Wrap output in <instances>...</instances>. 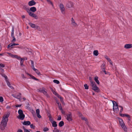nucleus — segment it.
Returning <instances> with one entry per match:
<instances>
[{
  "label": "nucleus",
  "instance_id": "obj_10",
  "mask_svg": "<svg viewBox=\"0 0 132 132\" xmlns=\"http://www.w3.org/2000/svg\"><path fill=\"white\" fill-rule=\"evenodd\" d=\"M124 48L127 49H129L132 47V45L131 44H126L125 45Z\"/></svg>",
  "mask_w": 132,
  "mask_h": 132
},
{
  "label": "nucleus",
  "instance_id": "obj_51",
  "mask_svg": "<svg viewBox=\"0 0 132 132\" xmlns=\"http://www.w3.org/2000/svg\"><path fill=\"white\" fill-rule=\"evenodd\" d=\"M128 118V123H129V121H130L131 120V118H130V116H129V117H127Z\"/></svg>",
  "mask_w": 132,
  "mask_h": 132
},
{
  "label": "nucleus",
  "instance_id": "obj_52",
  "mask_svg": "<svg viewBox=\"0 0 132 132\" xmlns=\"http://www.w3.org/2000/svg\"><path fill=\"white\" fill-rule=\"evenodd\" d=\"M60 110H61L63 109L62 107L61 106V104H60L59 106H58Z\"/></svg>",
  "mask_w": 132,
  "mask_h": 132
},
{
  "label": "nucleus",
  "instance_id": "obj_42",
  "mask_svg": "<svg viewBox=\"0 0 132 132\" xmlns=\"http://www.w3.org/2000/svg\"><path fill=\"white\" fill-rule=\"evenodd\" d=\"M8 54L10 55V56L12 58H14L15 56V55L13 54L10 53H8Z\"/></svg>",
  "mask_w": 132,
  "mask_h": 132
},
{
  "label": "nucleus",
  "instance_id": "obj_33",
  "mask_svg": "<svg viewBox=\"0 0 132 132\" xmlns=\"http://www.w3.org/2000/svg\"><path fill=\"white\" fill-rule=\"evenodd\" d=\"M129 115L126 114H121L120 115V116H121L122 117H129Z\"/></svg>",
  "mask_w": 132,
  "mask_h": 132
},
{
  "label": "nucleus",
  "instance_id": "obj_57",
  "mask_svg": "<svg viewBox=\"0 0 132 132\" xmlns=\"http://www.w3.org/2000/svg\"><path fill=\"white\" fill-rule=\"evenodd\" d=\"M13 38L12 40V42H14L16 40V39L15 37H12Z\"/></svg>",
  "mask_w": 132,
  "mask_h": 132
},
{
  "label": "nucleus",
  "instance_id": "obj_20",
  "mask_svg": "<svg viewBox=\"0 0 132 132\" xmlns=\"http://www.w3.org/2000/svg\"><path fill=\"white\" fill-rule=\"evenodd\" d=\"M34 71H35L36 73L39 75H40L41 74L40 73V72L38 70L35 68H34V69H33Z\"/></svg>",
  "mask_w": 132,
  "mask_h": 132
},
{
  "label": "nucleus",
  "instance_id": "obj_63",
  "mask_svg": "<svg viewBox=\"0 0 132 132\" xmlns=\"http://www.w3.org/2000/svg\"><path fill=\"white\" fill-rule=\"evenodd\" d=\"M56 96H57L58 97V98H60V97H61L58 94H57V95Z\"/></svg>",
  "mask_w": 132,
  "mask_h": 132
},
{
  "label": "nucleus",
  "instance_id": "obj_19",
  "mask_svg": "<svg viewBox=\"0 0 132 132\" xmlns=\"http://www.w3.org/2000/svg\"><path fill=\"white\" fill-rule=\"evenodd\" d=\"M119 123L121 126H122L123 125H124L125 124L123 121V120L119 118Z\"/></svg>",
  "mask_w": 132,
  "mask_h": 132
},
{
  "label": "nucleus",
  "instance_id": "obj_64",
  "mask_svg": "<svg viewBox=\"0 0 132 132\" xmlns=\"http://www.w3.org/2000/svg\"><path fill=\"white\" fill-rule=\"evenodd\" d=\"M24 132H30L29 131L28 129H25V131Z\"/></svg>",
  "mask_w": 132,
  "mask_h": 132
},
{
  "label": "nucleus",
  "instance_id": "obj_50",
  "mask_svg": "<svg viewBox=\"0 0 132 132\" xmlns=\"http://www.w3.org/2000/svg\"><path fill=\"white\" fill-rule=\"evenodd\" d=\"M61 117L60 115H59L58 116V118L57 120H60L61 119Z\"/></svg>",
  "mask_w": 132,
  "mask_h": 132
},
{
  "label": "nucleus",
  "instance_id": "obj_16",
  "mask_svg": "<svg viewBox=\"0 0 132 132\" xmlns=\"http://www.w3.org/2000/svg\"><path fill=\"white\" fill-rule=\"evenodd\" d=\"M30 11H31L33 12H35L36 11V9L35 7H31L29 10Z\"/></svg>",
  "mask_w": 132,
  "mask_h": 132
},
{
  "label": "nucleus",
  "instance_id": "obj_28",
  "mask_svg": "<svg viewBox=\"0 0 132 132\" xmlns=\"http://www.w3.org/2000/svg\"><path fill=\"white\" fill-rule=\"evenodd\" d=\"M1 74L3 77L5 78V81L8 79L7 77L4 74L2 73H1Z\"/></svg>",
  "mask_w": 132,
  "mask_h": 132
},
{
  "label": "nucleus",
  "instance_id": "obj_36",
  "mask_svg": "<svg viewBox=\"0 0 132 132\" xmlns=\"http://www.w3.org/2000/svg\"><path fill=\"white\" fill-rule=\"evenodd\" d=\"M53 82L57 84H59L60 83V82L58 80H53Z\"/></svg>",
  "mask_w": 132,
  "mask_h": 132
},
{
  "label": "nucleus",
  "instance_id": "obj_60",
  "mask_svg": "<svg viewBox=\"0 0 132 132\" xmlns=\"http://www.w3.org/2000/svg\"><path fill=\"white\" fill-rule=\"evenodd\" d=\"M62 113L64 114H65V112L63 110V109L61 110Z\"/></svg>",
  "mask_w": 132,
  "mask_h": 132
},
{
  "label": "nucleus",
  "instance_id": "obj_59",
  "mask_svg": "<svg viewBox=\"0 0 132 132\" xmlns=\"http://www.w3.org/2000/svg\"><path fill=\"white\" fill-rule=\"evenodd\" d=\"M105 68H101V69L102 70V71H101V73H102V71L104 72L105 71Z\"/></svg>",
  "mask_w": 132,
  "mask_h": 132
},
{
  "label": "nucleus",
  "instance_id": "obj_5",
  "mask_svg": "<svg viewBox=\"0 0 132 132\" xmlns=\"http://www.w3.org/2000/svg\"><path fill=\"white\" fill-rule=\"evenodd\" d=\"M118 106H116L115 107H114V106L113 107V110L114 112L117 113H118L119 110V108Z\"/></svg>",
  "mask_w": 132,
  "mask_h": 132
},
{
  "label": "nucleus",
  "instance_id": "obj_56",
  "mask_svg": "<svg viewBox=\"0 0 132 132\" xmlns=\"http://www.w3.org/2000/svg\"><path fill=\"white\" fill-rule=\"evenodd\" d=\"M20 59L21 61L20 62V63H23V59L22 58H21Z\"/></svg>",
  "mask_w": 132,
  "mask_h": 132
},
{
  "label": "nucleus",
  "instance_id": "obj_39",
  "mask_svg": "<svg viewBox=\"0 0 132 132\" xmlns=\"http://www.w3.org/2000/svg\"><path fill=\"white\" fill-rule=\"evenodd\" d=\"M32 17H34L36 19H37L38 18V16L35 14H34Z\"/></svg>",
  "mask_w": 132,
  "mask_h": 132
},
{
  "label": "nucleus",
  "instance_id": "obj_61",
  "mask_svg": "<svg viewBox=\"0 0 132 132\" xmlns=\"http://www.w3.org/2000/svg\"><path fill=\"white\" fill-rule=\"evenodd\" d=\"M0 70H1V72H2L3 73V72H4V69L3 68H0Z\"/></svg>",
  "mask_w": 132,
  "mask_h": 132
},
{
  "label": "nucleus",
  "instance_id": "obj_17",
  "mask_svg": "<svg viewBox=\"0 0 132 132\" xmlns=\"http://www.w3.org/2000/svg\"><path fill=\"white\" fill-rule=\"evenodd\" d=\"M51 122L52 123V126L53 127H55L57 126L56 122L55 121H53L52 122L51 121Z\"/></svg>",
  "mask_w": 132,
  "mask_h": 132
},
{
  "label": "nucleus",
  "instance_id": "obj_34",
  "mask_svg": "<svg viewBox=\"0 0 132 132\" xmlns=\"http://www.w3.org/2000/svg\"><path fill=\"white\" fill-rule=\"evenodd\" d=\"M30 61L31 62V67L32 69H34V68H35L34 66V62L32 60H31Z\"/></svg>",
  "mask_w": 132,
  "mask_h": 132
},
{
  "label": "nucleus",
  "instance_id": "obj_31",
  "mask_svg": "<svg viewBox=\"0 0 132 132\" xmlns=\"http://www.w3.org/2000/svg\"><path fill=\"white\" fill-rule=\"evenodd\" d=\"M30 76L32 79H34L36 81H38L39 80L38 79L36 78L35 77H34V76H32V75H30Z\"/></svg>",
  "mask_w": 132,
  "mask_h": 132
},
{
  "label": "nucleus",
  "instance_id": "obj_26",
  "mask_svg": "<svg viewBox=\"0 0 132 132\" xmlns=\"http://www.w3.org/2000/svg\"><path fill=\"white\" fill-rule=\"evenodd\" d=\"M45 88L44 87L42 88H40L38 90V92H40L43 93L44 91H45Z\"/></svg>",
  "mask_w": 132,
  "mask_h": 132
},
{
  "label": "nucleus",
  "instance_id": "obj_12",
  "mask_svg": "<svg viewBox=\"0 0 132 132\" xmlns=\"http://www.w3.org/2000/svg\"><path fill=\"white\" fill-rule=\"evenodd\" d=\"M36 111L37 117L39 118H40L41 117V116L39 114L40 111L39 109H37Z\"/></svg>",
  "mask_w": 132,
  "mask_h": 132
},
{
  "label": "nucleus",
  "instance_id": "obj_21",
  "mask_svg": "<svg viewBox=\"0 0 132 132\" xmlns=\"http://www.w3.org/2000/svg\"><path fill=\"white\" fill-rule=\"evenodd\" d=\"M121 126L125 131L127 132V129L125 124L124 125H123L122 126Z\"/></svg>",
  "mask_w": 132,
  "mask_h": 132
},
{
  "label": "nucleus",
  "instance_id": "obj_55",
  "mask_svg": "<svg viewBox=\"0 0 132 132\" xmlns=\"http://www.w3.org/2000/svg\"><path fill=\"white\" fill-rule=\"evenodd\" d=\"M26 108L27 109H29L30 108L29 107V103H28L27 104V106H26Z\"/></svg>",
  "mask_w": 132,
  "mask_h": 132
},
{
  "label": "nucleus",
  "instance_id": "obj_62",
  "mask_svg": "<svg viewBox=\"0 0 132 132\" xmlns=\"http://www.w3.org/2000/svg\"><path fill=\"white\" fill-rule=\"evenodd\" d=\"M22 130L21 129H19L18 130L17 132H22Z\"/></svg>",
  "mask_w": 132,
  "mask_h": 132
},
{
  "label": "nucleus",
  "instance_id": "obj_11",
  "mask_svg": "<svg viewBox=\"0 0 132 132\" xmlns=\"http://www.w3.org/2000/svg\"><path fill=\"white\" fill-rule=\"evenodd\" d=\"M7 125L4 123H1L0 126V128L2 130H4L5 128Z\"/></svg>",
  "mask_w": 132,
  "mask_h": 132
},
{
  "label": "nucleus",
  "instance_id": "obj_48",
  "mask_svg": "<svg viewBox=\"0 0 132 132\" xmlns=\"http://www.w3.org/2000/svg\"><path fill=\"white\" fill-rule=\"evenodd\" d=\"M4 100L2 96H0V102H3V101Z\"/></svg>",
  "mask_w": 132,
  "mask_h": 132
},
{
  "label": "nucleus",
  "instance_id": "obj_38",
  "mask_svg": "<svg viewBox=\"0 0 132 132\" xmlns=\"http://www.w3.org/2000/svg\"><path fill=\"white\" fill-rule=\"evenodd\" d=\"M30 11H28V12H27L28 13L29 15L32 17L34 13L32 12H31Z\"/></svg>",
  "mask_w": 132,
  "mask_h": 132
},
{
  "label": "nucleus",
  "instance_id": "obj_41",
  "mask_svg": "<svg viewBox=\"0 0 132 132\" xmlns=\"http://www.w3.org/2000/svg\"><path fill=\"white\" fill-rule=\"evenodd\" d=\"M49 130V128L47 127H45L43 129V131H48Z\"/></svg>",
  "mask_w": 132,
  "mask_h": 132
},
{
  "label": "nucleus",
  "instance_id": "obj_53",
  "mask_svg": "<svg viewBox=\"0 0 132 132\" xmlns=\"http://www.w3.org/2000/svg\"><path fill=\"white\" fill-rule=\"evenodd\" d=\"M0 67L2 68H4L5 67V65L2 63H0Z\"/></svg>",
  "mask_w": 132,
  "mask_h": 132
},
{
  "label": "nucleus",
  "instance_id": "obj_18",
  "mask_svg": "<svg viewBox=\"0 0 132 132\" xmlns=\"http://www.w3.org/2000/svg\"><path fill=\"white\" fill-rule=\"evenodd\" d=\"M6 82L7 84V85L10 88H11V89H13V87L11 86L10 83L8 79L6 80Z\"/></svg>",
  "mask_w": 132,
  "mask_h": 132
},
{
  "label": "nucleus",
  "instance_id": "obj_49",
  "mask_svg": "<svg viewBox=\"0 0 132 132\" xmlns=\"http://www.w3.org/2000/svg\"><path fill=\"white\" fill-rule=\"evenodd\" d=\"M56 103L58 104V106H59L60 104H61L59 103L58 100L56 99Z\"/></svg>",
  "mask_w": 132,
  "mask_h": 132
},
{
  "label": "nucleus",
  "instance_id": "obj_6",
  "mask_svg": "<svg viewBox=\"0 0 132 132\" xmlns=\"http://www.w3.org/2000/svg\"><path fill=\"white\" fill-rule=\"evenodd\" d=\"M25 117L24 114L23 113L19 114V116H17V118L21 120H23Z\"/></svg>",
  "mask_w": 132,
  "mask_h": 132
},
{
  "label": "nucleus",
  "instance_id": "obj_3",
  "mask_svg": "<svg viewBox=\"0 0 132 132\" xmlns=\"http://www.w3.org/2000/svg\"><path fill=\"white\" fill-rule=\"evenodd\" d=\"M67 119L69 121H70L72 120V113L71 112H69L67 114Z\"/></svg>",
  "mask_w": 132,
  "mask_h": 132
},
{
  "label": "nucleus",
  "instance_id": "obj_27",
  "mask_svg": "<svg viewBox=\"0 0 132 132\" xmlns=\"http://www.w3.org/2000/svg\"><path fill=\"white\" fill-rule=\"evenodd\" d=\"M93 54L95 56H97L98 54V51L97 50L94 51L93 52Z\"/></svg>",
  "mask_w": 132,
  "mask_h": 132
},
{
  "label": "nucleus",
  "instance_id": "obj_40",
  "mask_svg": "<svg viewBox=\"0 0 132 132\" xmlns=\"http://www.w3.org/2000/svg\"><path fill=\"white\" fill-rule=\"evenodd\" d=\"M85 89H88V86L86 84H85L84 85Z\"/></svg>",
  "mask_w": 132,
  "mask_h": 132
},
{
  "label": "nucleus",
  "instance_id": "obj_29",
  "mask_svg": "<svg viewBox=\"0 0 132 132\" xmlns=\"http://www.w3.org/2000/svg\"><path fill=\"white\" fill-rule=\"evenodd\" d=\"M119 108H121V110H120V112H119V115H120H120L121 114H121L122 113V112L123 111V107L121 106H120V105H119Z\"/></svg>",
  "mask_w": 132,
  "mask_h": 132
},
{
  "label": "nucleus",
  "instance_id": "obj_58",
  "mask_svg": "<svg viewBox=\"0 0 132 132\" xmlns=\"http://www.w3.org/2000/svg\"><path fill=\"white\" fill-rule=\"evenodd\" d=\"M52 91L53 92V94H55V96H56L57 95V94H58L55 91Z\"/></svg>",
  "mask_w": 132,
  "mask_h": 132
},
{
  "label": "nucleus",
  "instance_id": "obj_24",
  "mask_svg": "<svg viewBox=\"0 0 132 132\" xmlns=\"http://www.w3.org/2000/svg\"><path fill=\"white\" fill-rule=\"evenodd\" d=\"M23 9H24L25 10L27 11V12H28V11H30L29 10V9L27 7V6L24 5H23Z\"/></svg>",
  "mask_w": 132,
  "mask_h": 132
},
{
  "label": "nucleus",
  "instance_id": "obj_2",
  "mask_svg": "<svg viewBox=\"0 0 132 132\" xmlns=\"http://www.w3.org/2000/svg\"><path fill=\"white\" fill-rule=\"evenodd\" d=\"M29 24L32 28L34 29H39L40 28L39 26L36 25L35 24H33L32 23L29 22Z\"/></svg>",
  "mask_w": 132,
  "mask_h": 132
},
{
  "label": "nucleus",
  "instance_id": "obj_35",
  "mask_svg": "<svg viewBox=\"0 0 132 132\" xmlns=\"http://www.w3.org/2000/svg\"><path fill=\"white\" fill-rule=\"evenodd\" d=\"M91 83V85L92 86V87L94 86H95L96 84L95 82L93 81H91V82H90Z\"/></svg>",
  "mask_w": 132,
  "mask_h": 132
},
{
  "label": "nucleus",
  "instance_id": "obj_32",
  "mask_svg": "<svg viewBox=\"0 0 132 132\" xmlns=\"http://www.w3.org/2000/svg\"><path fill=\"white\" fill-rule=\"evenodd\" d=\"M44 92H43V94L45 95V96L47 98H49L50 97V96L48 95V94H47V92L45 91V90L44 91Z\"/></svg>",
  "mask_w": 132,
  "mask_h": 132
},
{
  "label": "nucleus",
  "instance_id": "obj_45",
  "mask_svg": "<svg viewBox=\"0 0 132 132\" xmlns=\"http://www.w3.org/2000/svg\"><path fill=\"white\" fill-rule=\"evenodd\" d=\"M30 127L31 128L33 129H34L35 128V126H34L33 124H32L30 125Z\"/></svg>",
  "mask_w": 132,
  "mask_h": 132
},
{
  "label": "nucleus",
  "instance_id": "obj_30",
  "mask_svg": "<svg viewBox=\"0 0 132 132\" xmlns=\"http://www.w3.org/2000/svg\"><path fill=\"white\" fill-rule=\"evenodd\" d=\"M13 46L14 45H12V44L11 43H10L8 45L7 48L8 49L10 48V47H11V48H14Z\"/></svg>",
  "mask_w": 132,
  "mask_h": 132
},
{
  "label": "nucleus",
  "instance_id": "obj_44",
  "mask_svg": "<svg viewBox=\"0 0 132 132\" xmlns=\"http://www.w3.org/2000/svg\"><path fill=\"white\" fill-rule=\"evenodd\" d=\"M101 68H105V64L104 63L102 64L101 66Z\"/></svg>",
  "mask_w": 132,
  "mask_h": 132
},
{
  "label": "nucleus",
  "instance_id": "obj_47",
  "mask_svg": "<svg viewBox=\"0 0 132 132\" xmlns=\"http://www.w3.org/2000/svg\"><path fill=\"white\" fill-rule=\"evenodd\" d=\"M14 27H12V29L11 34H14Z\"/></svg>",
  "mask_w": 132,
  "mask_h": 132
},
{
  "label": "nucleus",
  "instance_id": "obj_37",
  "mask_svg": "<svg viewBox=\"0 0 132 132\" xmlns=\"http://www.w3.org/2000/svg\"><path fill=\"white\" fill-rule=\"evenodd\" d=\"M18 113L19 114H23V111L21 109H19L18 110Z\"/></svg>",
  "mask_w": 132,
  "mask_h": 132
},
{
  "label": "nucleus",
  "instance_id": "obj_23",
  "mask_svg": "<svg viewBox=\"0 0 132 132\" xmlns=\"http://www.w3.org/2000/svg\"><path fill=\"white\" fill-rule=\"evenodd\" d=\"M98 77H96L94 78V80L98 84H100V82L98 80Z\"/></svg>",
  "mask_w": 132,
  "mask_h": 132
},
{
  "label": "nucleus",
  "instance_id": "obj_25",
  "mask_svg": "<svg viewBox=\"0 0 132 132\" xmlns=\"http://www.w3.org/2000/svg\"><path fill=\"white\" fill-rule=\"evenodd\" d=\"M64 125V122L63 121H61L59 123V126L61 127L63 126Z\"/></svg>",
  "mask_w": 132,
  "mask_h": 132
},
{
  "label": "nucleus",
  "instance_id": "obj_8",
  "mask_svg": "<svg viewBox=\"0 0 132 132\" xmlns=\"http://www.w3.org/2000/svg\"><path fill=\"white\" fill-rule=\"evenodd\" d=\"M92 89L94 91L98 92L99 91V89L98 87L96 85L92 88Z\"/></svg>",
  "mask_w": 132,
  "mask_h": 132
},
{
  "label": "nucleus",
  "instance_id": "obj_7",
  "mask_svg": "<svg viewBox=\"0 0 132 132\" xmlns=\"http://www.w3.org/2000/svg\"><path fill=\"white\" fill-rule=\"evenodd\" d=\"M36 2L34 0H32L29 1L28 3V5L29 6H32L35 5Z\"/></svg>",
  "mask_w": 132,
  "mask_h": 132
},
{
  "label": "nucleus",
  "instance_id": "obj_13",
  "mask_svg": "<svg viewBox=\"0 0 132 132\" xmlns=\"http://www.w3.org/2000/svg\"><path fill=\"white\" fill-rule=\"evenodd\" d=\"M71 24L74 27H76L77 26V24L75 22L74 19L73 18H71Z\"/></svg>",
  "mask_w": 132,
  "mask_h": 132
},
{
  "label": "nucleus",
  "instance_id": "obj_46",
  "mask_svg": "<svg viewBox=\"0 0 132 132\" xmlns=\"http://www.w3.org/2000/svg\"><path fill=\"white\" fill-rule=\"evenodd\" d=\"M16 59H18V60H20V59L21 58L20 57V56H18V55H15V56H14V57Z\"/></svg>",
  "mask_w": 132,
  "mask_h": 132
},
{
  "label": "nucleus",
  "instance_id": "obj_54",
  "mask_svg": "<svg viewBox=\"0 0 132 132\" xmlns=\"http://www.w3.org/2000/svg\"><path fill=\"white\" fill-rule=\"evenodd\" d=\"M60 99L61 101V102L63 103H64L62 97H60Z\"/></svg>",
  "mask_w": 132,
  "mask_h": 132
},
{
  "label": "nucleus",
  "instance_id": "obj_15",
  "mask_svg": "<svg viewBox=\"0 0 132 132\" xmlns=\"http://www.w3.org/2000/svg\"><path fill=\"white\" fill-rule=\"evenodd\" d=\"M21 93H19V95L16 96V98L18 99L20 101H21Z\"/></svg>",
  "mask_w": 132,
  "mask_h": 132
},
{
  "label": "nucleus",
  "instance_id": "obj_4",
  "mask_svg": "<svg viewBox=\"0 0 132 132\" xmlns=\"http://www.w3.org/2000/svg\"><path fill=\"white\" fill-rule=\"evenodd\" d=\"M59 7L62 13L63 14H64L65 8L63 5L62 4H60L59 5Z\"/></svg>",
  "mask_w": 132,
  "mask_h": 132
},
{
  "label": "nucleus",
  "instance_id": "obj_14",
  "mask_svg": "<svg viewBox=\"0 0 132 132\" xmlns=\"http://www.w3.org/2000/svg\"><path fill=\"white\" fill-rule=\"evenodd\" d=\"M30 122L29 121H24L23 123V124L24 125L28 126L30 124Z\"/></svg>",
  "mask_w": 132,
  "mask_h": 132
},
{
  "label": "nucleus",
  "instance_id": "obj_1",
  "mask_svg": "<svg viewBox=\"0 0 132 132\" xmlns=\"http://www.w3.org/2000/svg\"><path fill=\"white\" fill-rule=\"evenodd\" d=\"M9 114H7L4 115L2 118V119L1 122V123H4L7 124V122L8 121V118L9 117Z\"/></svg>",
  "mask_w": 132,
  "mask_h": 132
},
{
  "label": "nucleus",
  "instance_id": "obj_9",
  "mask_svg": "<svg viewBox=\"0 0 132 132\" xmlns=\"http://www.w3.org/2000/svg\"><path fill=\"white\" fill-rule=\"evenodd\" d=\"M73 5V3L71 2H68L67 4V7L68 8H70L72 7Z\"/></svg>",
  "mask_w": 132,
  "mask_h": 132
},
{
  "label": "nucleus",
  "instance_id": "obj_43",
  "mask_svg": "<svg viewBox=\"0 0 132 132\" xmlns=\"http://www.w3.org/2000/svg\"><path fill=\"white\" fill-rule=\"evenodd\" d=\"M112 102L113 105H114V104H116V106H118V104H117L116 102L114 101H112Z\"/></svg>",
  "mask_w": 132,
  "mask_h": 132
},
{
  "label": "nucleus",
  "instance_id": "obj_22",
  "mask_svg": "<svg viewBox=\"0 0 132 132\" xmlns=\"http://www.w3.org/2000/svg\"><path fill=\"white\" fill-rule=\"evenodd\" d=\"M105 57V59L107 60L108 61L110 62V63L112 65V61L111 60L110 58H108L107 56H106V57Z\"/></svg>",
  "mask_w": 132,
  "mask_h": 132
}]
</instances>
